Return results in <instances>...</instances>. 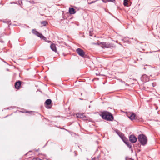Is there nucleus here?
Returning <instances> with one entry per match:
<instances>
[{"mask_svg": "<svg viewBox=\"0 0 160 160\" xmlns=\"http://www.w3.org/2000/svg\"><path fill=\"white\" fill-rule=\"evenodd\" d=\"M100 116L104 119L108 121H112L114 117L111 113L107 111L101 112L100 114Z\"/></svg>", "mask_w": 160, "mask_h": 160, "instance_id": "nucleus-1", "label": "nucleus"}, {"mask_svg": "<svg viewBox=\"0 0 160 160\" xmlns=\"http://www.w3.org/2000/svg\"><path fill=\"white\" fill-rule=\"evenodd\" d=\"M139 142L142 145H145L147 143V139L146 136L143 134L139 135L138 137Z\"/></svg>", "mask_w": 160, "mask_h": 160, "instance_id": "nucleus-2", "label": "nucleus"}, {"mask_svg": "<svg viewBox=\"0 0 160 160\" xmlns=\"http://www.w3.org/2000/svg\"><path fill=\"white\" fill-rule=\"evenodd\" d=\"M50 48L52 51L55 52H56L57 49L56 48V46L54 44H51V45H50Z\"/></svg>", "mask_w": 160, "mask_h": 160, "instance_id": "nucleus-11", "label": "nucleus"}, {"mask_svg": "<svg viewBox=\"0 0 160 160\" xmlns=\"http://www.w3.org/2000/svg\"><path fill=\"white\" fill-rule=\"evenodd\" d=\"M134 160V159H132V160Z\"/></svg>", "mask_w": 160, "mask_h": 160, "instance_id": "nucleus-28", "label": "nucleus"}, {"mask_svg": "<svg viewBox=\"0 0 160 160\" xmlns=\"http://www.w3.org/2000/svg\"><path fill=\"white\" fill-rule=\"evenodd\" d=\"M141 78L142 80L144 82H147L149 80V77L146 74H144L142 75Z\"/></svg>", "mask_w": 160, "mask_h": 160, "instance_id": "nucleus-7", "label": "nucleus"}, {"mask_svg": "<svg viewBox=\"0 0 160 160\" xmlns=\"http://www.w3.org/2000/svg\"><path fill=\"white\" fill-rule=\"evenodd\" d=\"M0 41L2 42V43H3L4 42V41L1 39H0Z\"/></svg>", "mask_w": 160, "mask_h": 160, "instance_id": "nucleus-21", "label": "nucleus"}, {"mask_svg": "<svg viewBox=\"0 0 160 160\" xmlns=\"http://www.w3.org/2000/svg\"><path fill=\"white\" fill-rule=\"evenodd\" d=\"M89 35L90 36H92V33L91 31H89Z\"/></svg>", "mask_w": 160, "mask_h": 160, "instance_id": "nucleus-20", "label": "nucleus"}, {"mask_svg": "<svg viewBox=\"0 0 160 160\" xmlns=\"http://www.w3.org/2000/svg\"><path fill=\"white\" fill-rule=\"evenodd\" d=\"M32 33L40 38L42 36V34L41 33H39L38 32L34 29L32 30Z\"/></svg>", "mask_w": 160, "mask_h": 160, "instance_id": "nucleus-8", "label": "nucleus"}, {"mask_svg": "<svg viewBox=\"0 0 160 160\" xmlns=\"http://www.w3.org/2000/svg\"><path fill=\"white\" fill-rule=\"evenodd\" d=\"M41 24L44 26H46L48 24V22L45 21L41 22Z\"/></svg>", "mask_w": 160, "mask_h": 160, "instance_id": "nucleus-16", "label": "nucleus"}, {"mask_svg": "<svg viewBox=\"0 0 160 160\" xmlns=\"http://www.w3.org/2000/svg\"><path fill=\"white\" fill-rule=\"evenodd\" d=\"M99 45H101V47L102 48H113L114 45L112 43L106 42H100L98 43Z\"/></svg>", "mask_w": 160, "mask_h": 160, "instance_id": "nucleus-3", "label": "nucleus"}, {"mask_svg": "<svg viewBox=\"0 0 160 160\" xmlns=\"http://www.w3.org/2000/svg\"><path fill=\"white\" fill-rule=\"evenodd\" d=\"M122 140H123V141L124 142L126 143V142L128 141V139L127 138H126V137H124V136H123L122 137H121Z\"/></svg>", "mask_w": 160, "mask_h": 160, "instance_id": "nucleus-14", "label": "nucleus"}, {"mask_svg": "<svg viewBox=\"0 0 160 160\" xmlns=\"http://www.w3.org/2000/svg\"><path fill=\"white\" fill-rule=\"evenodd\" d=\"M128 4V0H124L123 5L125 6H127Z\"/></svg>", "mask_w": 160, "mask_h": 160, "instance_id": "nucleus-18", "label": "nucleus"}, {"mask_svg": "<svg viewBox=\"0 0 160 160\" xmlns=\"http://www.w3.org/2000/svg\"><path fill=\"white\" fill-rule=\"evenodd\" d=\"M125 144L129 148H132V145H131V143L128 141Z\"/></svg>", "mask_w": 160, "mask_h": 160, "instance_id": "nucleus-15", "label": "nucleus"}, {"mask_svg": "<svg viewBox=\"0 0 160 160\" xmlns=\"http://www.w3.org/2000/svg\"><path fill=\"white\" fill-rule=\"evenodd\" d=\"M128 158L127 157H126V158H125V160H128Z\"/></svg>", "mask_w": 160, "mask_h": 160, "instance_id": "nucleus-25", "label": "nucleus"}, {"mask_svg": "<svg viewBox=\"0 0 160 160\" xmlns=\"http://www.w3.org/2000/svg\"><path fill=\"white\" fill-rule=\"evenodd\" d=\"M117 133L121 137L120 134H121V132L119 131H118L117 132Z\"/></svg>", "mask_w": 160, "mask_h": 160, "instance_id": "nucleus-19", "label": "nucleus"}, {"mask_svg": "<svg viewBox=\"0 0 160 160\" xmlns=\"http://www.w3.org/2000/svg\"><path fill=\"white\" fill-rule=\"evenodd\" d=\"M46 107L47 108H51V107H47V106H46Z\"/></svg>", "mask_w": 160, "mask_h": 160, "instance_id": "nucleus-24", "label": "nucleus"}, {"mask_svg": "<svg viewBox=\"0 0 160 160\" xmlns=\"http://www.w3.org/2000/svg\"><path fill=\"white\" fill-rule=\"evenodd\" d=\"M21 82L20 81H18L16 82L15 83V88L17 89H19L21 86Z\"/></svg>", "mask_w": 160, "mask_h": 160, "instance_id": "nucleus-9", "label": "nucleus"}, {"mask_svg": "<svg viewBox=\"0 0 160 160\" xmlns=\"http://www.w3.org/2000/svg\"><path fill=\"white\" fill-rule=\"evenodd\" d=\"M76 52L80 56L83 57L85 55V52L84 51L80 48H78L76 49Z\"/></svg>", "mask_w": 160, "mask_h": 160, "instance_id": "nucleus-5", "label": "nucleus"}, {"mask_svg": "<svg viewBox=\"0 0 160 160\" xmlns=\"http://www.w3.org/2000/svg\"><path fill=\"white\" fill-rule=\"evenodd\" d=\"M127 115L131 120L135 119L136 114L134 113L130 112Z\"/></svg>", "mask_w": 160, "mask_h": 160, "instance_id": "nucleus-6", "label": "nucleus"}, {"mask_svg": "<svg viewBox=\"0 0 160 160\" xmlns=\"http://www.w3.org/2000/svg\"><path fill=\"white\" fill-rule=\"evenodd\" d=\"M129 140L131 142L134 143L137 141V138L134 135H131L129 137Z\"/></svg>", "mask_w": 160, "mask_h": 160, "instance_id": "nucleus-4", "label": "nucleus"}, {"mask_svg": "<svg viewBox=\"0 0 160 160\" xmlns=\"http://www.w3.org/2000/svg\"><path fill=\"white\" fill-rule=\"evenodd\" d=\"M69 12L71 14H74L76 13V12L73 8H71L69 9Z\"/></svg>", "mask_w": 160, "mask_h": 160, "instance_id": "nucleus-12", "label": "nucleus"}, {"mask_svg": "<svg viewBox=\"0 0 160 160\" xmlns=\"http://www.w3.org/2000/svg\"><path fill=\"white\" fill-rule=\"evenodd\" d=\"M152 86L153 87H154L155 86V84H154V83H152Z\"/></svg>", "mask_w": 160, "mask_h": 160, "instance_id": "nucleus-22", "label": "nucleus"}, {"mask_svg": "<svg viewBox=\"0 0 160 160\" xmlns=\"http://www.w3.org/2000/svg\"><path fill=\"white\" fill-rule=\"evenodd\" d=\"M89 108H90V106H89Z\"/></svg>", "mask_w": 160, "mask_h": 160, "instance_id": "nucleus-27", "label": "nucleus"}, {"mask_svg": "<svg viewBox=\"0 0 160 160\" xmlns=\"http://www.w3.org/2000/svg\"><path fill=\"white\" fill-rule=\"evenodd\" d=\"M40 38L42 39H43V40H44L45 42H50V41H48L47 40V38L44 37V36H43L42 35V36L40 37Z\"/></svg>", "mask_w": 160, "mask_h": 160, "instance_id": "nucleus-17", "label": "nucleus"}, {"mask_svg": "<svg viewBox=\"0 0 160 160\" xmlns=\"http://www.w3.org/2000/svg\"><path fill=\"white\" fill-rule=\"evenodd\" d=\"M30 112L29 111H27V112Z\"/></svg>", "mask_w": 160, "mask_h": 160, "instance_id": "nucleus-26", "label": "nucleus"}, {"mask_svg": "<svg viewBox=\"0 0 160 160\" xmlns=\"http://www.w3.org/2000/svg\"><path fill=\"white\" fill-rule=\"evenodd\" d=\"M95 2V1H92V2L91 3H89V4H92V3H94V2Z\"/></svg>", "mask_w": 160, "mask_h": 160, "instance_id": "nucleus-23", "label": "nucleus"}, {"mask_svg": "<svg viewBox=\"0 0 160 160\" xmlns=\"http://www.w3.org/2000/svg\"><path fill=\"white\" fill-rule=\"evenodd\" d=\"M77 118H82L84 119L86 118L85 116L83 114L80 113H78L77 114Z\"/></svg>", "mask_w": 160, "mask_h": 160, "instance_id": "nucleus-10", "label": "nucleus"}, {"mask_svg": "<svg viewBox=\"0 0 160 160\" xmlns=\"http://www.w3.org/2000/svg\"><path fill=\"white\" fill-rule=\"evenodd\" d=\"M52 102V100L50 99H48L45 102V104L46 105H50Z\"/></svg>", "mask_w": 160, "mask_h": 160, "instance_id": "nucleus-13", "label": "nucleus"}]
</instances>
